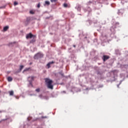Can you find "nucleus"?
<instances>
[{
	"instance_id": "f257e3e1",
	"label": "nucleus",
	"mask_w": 128,
	"mask_h": 128,
	"mask_svg": "<svg viewBox=\"0 0 128 128\" xmlns=\"http://www.w3.org/2000/svg\"><path fill=\"white\" fill-rule=\"evenodd\" d=\"M45 82L47 84V86L48 88L50 90H54V86L52 84V80H50L49 78H45Z\"/></svg>"
},
{
	"instance_id": "f03ea898",
	"label": "nucleus",
	"mask_w": 128,
	"mask_h": 128,
	"mask_svg": "<svg viewBox=\"0 0 128 128\" xmlns=\"http://www.w3.org/2000/svg\"><path fill=\"white\" fill-rule=\"evenodd\" d=\"M44 57V54L40 52H38L34 56V60H38Z\"/></svg>"
},
{
	"instance_id": "7ed1b4c3",
	"label": "nucleus",
	"mask_w": 128,
	"mask_h": 128,
	"mask_svg": "<svg viewBox=\"0 0 128 128\" xmlns=\"http://www.w3.org/2000/svg\"><path fill=\"white\" fill-rule=\"evenodd\" d=\"M28 82H29L30 84L32 86V82L34 80V76H32L28 77Z\"/></svg>"
},
{
	"instance_id": "20e7f679",
	"label": "nucleus",
	"mask_w": 128,
	"mask_h": 128,
	"mask_svg": "<svg viewBox=\"0 0 128 128\" xmlns=\"http://www.w3.org/2000/svg\"><path fill=\"white\" fill-rule=\"evenodd\" d=\"M110 58V56L104 55L103 56V57L102 58V59L103 60L104 62H106V60H108Z\"/></svg>"
},
{
	"instance_id": "39448f33",
	"label": "nucleus",
	"mask_w": 128,
	"mask_h": 128,
	"mask_svg": "<svg viewBox=\"0 0 128 128\" xmlns=\"http://www.w3.org/2000/svg\"><path fill=\"white\" fill-rule=\"evenodd\" d=\"M33 36H34L32 33H29L28 34H27L26 36V38L28 40V38H32Z\"/></svg>"
},
{
	"instance_id": "423d86ee",
	"label": "nucleus",
	"mask_w": 128,
	"mask_h": 128,
	"mask_svg": "<svg viewBox=\"0 0 128 128\" xmlns=\"http://www.w3.org/2000/svg\"><path fill=\"white\" fill-rule=\"evenodd\" d=\"M54 64V62L52 61V62H48V63L47 64V66H48V68H50V65H51V64Z\"/></svg>"
},
{
	"instance_id": "0eeeda50",
	"label": "nucleus",
	"mask_w": 128,
	"mask_h": 128,
	"mask_svg": "<svg viewBox=\"0 0 128 128\" xmlns=\"http://www.w3.org/2000/svg\"><path fill=\"white\" fill-rule=\"evenodd\" d=\"M50 1H46L45 4H44V6H50Z\"/></svg>"
},
{
	"instance_id": "6e6552de",
	"label": "nucleus",
	"mask_w": 128,
	"mask_h": 128,
	"mask_svg": "<svg viewBox=\"0 0 128 128\" xmlns=\"http://www.w3.org/2000/svg\"><path fill=\"white\" fill-rule=\"evenodd\" d=\"M36 42V38H34L31 40H30V44H34V42Z\"/></svg>"
},
{
	"instance_id": "1a4fd4ad",
	"label": "nucleus",
	"mask_w": 128,
	"mask_h": 128,
	"mask_svg": "<svg viewBox=\"0 0 128 128\" xmlns=\"http://www.w3.org/2000/svg\"><path fill=\"white\" fill-rule=\"evenodd\" d=\"M8 82H12V78L10 76H8Z\"/></svg>"
},
{
	"instance_id": "9d476101",
	"label": "nucleus",
	"mask_w": 128,
	"mask_h": 128,
	"mask_svg": "<svg viewBox=\"0 0 128 128\" xmlns=\"http://www.w3.org/2000/svg\"><path fill=\"white\" fill-rule=\"evenodd\" d=\"M8 30V26H6L4 27V32H6V30Z\"/></svg>"
},
{
	"instance_id": "9b49d317",
	"label": "nucleus",
	"mask_w": 128,
	"mask_h": 128,
	"mask_svg": "<svg viewBox=\"0 0 128 128\" xmlns=\"http://www.w3.org/2000/svg\"><path fill=\"white\" fill-rule=\"evenodd\" d=\"M8 92L10 94V96H14V91L11 90L10 91Z\"/></svg>"
},
{
	"instance_id": "f8f14e48",
	"label": "nucleus",
	"mask_w": 128,
	"mask_h": 128,
	"mask_svg": "<svg viewBox=\"0 0 128 128\" xmlns=\"http://www.w3.org/2000/svg\"><path fill=\"white\" fill-rule=\"evenodd\" d=\"M36 92H40V88H38L36 90Z\"/></svg>"
},
{
	"instance_id": "ddd939ff",
	"label": "nucleus",
	"mask_w": 128,
	"mask_h": 128,
	"mask_svg": "<svg viewBox=\"0 0 128 128\" xmlns=\"http://www.w3.org/2000/svg\"><path fill=\"white\" fill-rule=\"evenodd\" d=\"M22 68H24V66H22V65L20 66V70H22Z\"/></svg>"
},
{
	"instance_id": "4468645a",
	"label": "nucleus",
	"mask_w": 128,
	"mask_h": 128,
	"mask_svg": "<svg viewBox=\"0 0 128 128\" xmlns=\"http://www.w3.org/2000/svg\"><path fill=\"white\" fill-rule=\"evenodd\" d=\"M51 2H56L58 0H50Z\"/></svg>"
},
{
	"instance_id": "2eb2a0df",
	"label": "nucleus",
	"mask_w": 128,
	"mask_h": 128,
	"mask_svg": "<svg viewBox=\"0 0 128 128\" xmlns=\"http://www.w3.org/2000/svg\"><path fill=\"white\" fill-rule=\"evenodd\" d=\"M18 2H14V6H18Z\"/></svg>"
},
{
	"instance_id": "dca6fc26",
	"label": "nucleus",
	"mask_w": 128,
	"mask_h": 128,
	"mask_svg": "<svg viewBox=\"0 0 128 128\" xmlns=\"http://www.w3.org/2000/svg\"><path fill=\"white\" fill-rule=\"evenodd\" d=\"M64 8H68V4H64Z\"/></svg>"
},
{
	"instance_id": "f3484780",
	"label": "nucleus",
	"mask_w": 128,
	"mask_h": 128,
	"mask_svg": "<svg viewBox=\"0 0 128 128\" xmlns=\"http://www.w3.org/2000/svg\"><path fill=\"white\" fill-rule=\"evenodd\" d=\"M37 7L38 8H40V3L38 4Z\"/></svg>"
},
{
	"instance_id": "a211bd4d",
	"label": "nucleus",
	"mask_w": 128,
	"mask_h": 128,
	"mask_svg": "<svg viewBox=\"0 0 128 128\" xmlns=\"http://www.w3.org/2000/svg\"><path fill=\"white\" fill-rule=\"evenodd\" d=\"M30 14H34V11H32V10H30Z\"/></svg>"
},
{
	"instance_id": "6ab92c4d",
	"label": "nucleus",
	"mask_w": 128,
	"mask_h": 128,
	"mask_svg": "<svg viewBox=\"0 0 128 128\" xmlns=\"http://www.w3.org/2000/svg\"><path fill=\"white\" fill-rule=\"evenodd\" d=\"M30 68H27L26 70H24V72H26V70H28Z\"/></svg>"
},
{
	"instance_id": "aec40b11",
	"label": "nucleus",
	"mask_w": 128,
	"mask_h": 128,
	"mask_svg": "<svg viewBox=\"0 0 128 128\" xmlns=\"http://www.w3.org/2000/svg\"><path fill=\"white\" fill-rule=\"evenodd\" d=\"M42 118H46V116H42Z\"/></svg>"
},
{
	"instance_id": "412c9836",
	"label": "nucleus",
	"mask_w": 128,
	"mask_h": 128,
	"mask_svg": "<svg viewBox=\"0 0 128 128\" xmlns=\"http://www.w3.org/2000/svg\"><path fill=\"white\" fill-rule=\"evenodd\" d=\"M74 48H76V45L73 46Z\"/></svg>"
},
{
	"instance_id": "4be33fe9",
	"label": "nucleus",
	"mask_w": 128,
	"mask_h": 128,
	"mask_svg": "<svg viewBox=\"0 0 128 128\" xmlns=\"http://www.w3.org/2000/svg\"><path fill=\"white\" fill-rule=\"evenodd\" d=\"M16 98H18V97H16Z\"/></svg>"
},
{
	"instance_id": "5701e85b",
	"label": "nucleus",
	"mask_w": 128,
	"mask_h": 128,
	"mask_svg": "<svg viewBox=\"0 0 128 128\" xmlns=\"http://www.w3.org/2000/svg\"><path fill=\"white\" fill-rule=\"evenodd\" d=\"M62 74V76H64V74Z\"/></svg>"
},
{
	"instance_id": "b1692460",
	"label": "nucleus",
	"mask_w": 128,
	"mask_h": 128,
	"mask_svg": "<svg viewBox=\"0 0 128 128\" xmlns=\"http://www.w3.org/2000/svg\"><path fill=\"white\" fill-rule=\"evenodd\" d=\"M116 24H118V23H116Z\"/></svg>"
},
{
	"instance_id": "393cba45",
	"label": "nucleus",
	"mask_w": 128,
	"mask_h": 128,
	"mask_svg": "<svg viewBox=\"0 0 128 128\" xmlns=\"http://www.w3.org/2000/svg\"><path fill=\"white\" fill-rule=\"evenodd\" d=\"M30 64H32V63H30Z\"/></svg>"
},
{
	"instance_id": "a878e982",
	"label": "nucleus",
	"mask_w": 128,
	"mask_h": 128,
	"mask_svg": "<svg viewBox=\"0 0 128 128\" xmlns=\"http://www.w3.org/2000/svg\"><path fill=\"white\" fill-rule=\"evenodd\" d=\"M110 30H112V29H110Z\"/></svg>"
}]
</instances>
